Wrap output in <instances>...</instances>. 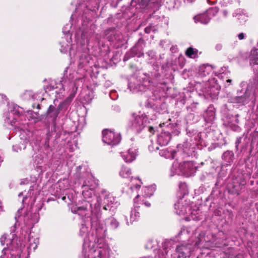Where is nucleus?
Masks as SVG:
<instances>
[{"label":"nucleus","instance_id":"1","mask_svg":"<svg viewBox=\"0 0 258 258\" xmlns=\"http://www.w3.org/2000/svg\"><path fill=\"white\" fill-rule=\"evenodd\" d=\"M197 168L195 164L191 161H185L179 162L177 160L174 161L171 168L170 176L175 174H182L186 177L194 175L196 172Z\"/></svg>","mask_w":258,"mask_h":258},{"label":"nucleus","instance_id":"2","mask_svg":"<svg viewBox=\"0 0 258 258\" xmlns=\"http://www.w3.org/2000/svg\"><path fill=\"white\" fill-rule=\"evenodd\" d=\"M6 104L8 105V112L5 113L6 122L13 125L20 115L19 107L13 104H9L7 97L3 94H0V106Z\"/></svg>","mask_w":258,"mask_h":258},{"label":"nucleus","instance_id":"3","mask_svg":"<svg viewBox=\"0 0 258 258\" xmlns=\"http://www.w3.org/2000/svg\"><path fill=\"white\" fill-rule=\"evenodd\" d=\"M103 252V249L95 247L94 242L90 240L89 237L85 238L83 248L85 258H102Z\"/></svg>","mask_w":258,"mask_h":258},{"label":"nucleus","instance_id":"4","mask_svg":"<svg viewBox=\"0 0 258 258\" xmlns=\"http://www.w3.org/2000/svg\"><path fill=\"white\" fill-rule=\"evenodd\" d=\"M14 237V234L12 233L10 235L5 234L1 238V242L2 245H7V248L10 250L12 258H20L22 249L20 247L17 246V240Z\"/></svg>","mask_w":258,"mask_h":258},{"label":"nucleus","instance_id":"5","mask_svg":"<svg viewBox=\"0 0 258 258\" xmlns=\"http://www.w3.org/2000/svg\"><path fill=\"white\" fill-rule=\"evenodd\" d=\"M147 124L148 117H146V114L140 112L132 114L128 126L132 130L139 133Z\"/></svg>","mask_w":258,"mask_h":258},{"label":"nucleus","instance_id":"6","mask_svg":"<svg viewBox=\"0 0 258 258\" xmlns=\"http://www.w3.org/2000/svg\"><path fill=\"white\" fill-rule=\"evenodd\" d=\"M174 207L175 212L177 214L180 215L189 214L188 217H187L188 220H198L200 219L199 216H197L198 212L197 211H191L188 203L183 199H180L177 203L175 204Z\"/></svg>","mask_w":258,"mask_h":258},{"label":"nucleus","instance_id":"7","mask_svg":"<svg viewBox=\"0 0 258 258\" xmlns=\"http://www.w3.org/2000/svg\"><path fill=\"white\" fill-rule=\"evenodd\" d=\"M102 140L104 143L109 145L114 146L118 144L120 141L119 134L113 131L105 130L102 132Z\"/></svg>","mask_w":258,"mask_h":258},{"label":"nucleus","instance_id":"8","mask_svg":"<svg viewBox=\"0 0 258 258\" xmlns=\"http://www.w3.org/2000/svg\"><path fill=\"white\" fill-rule=\"evenodd\" d=\"M193 248L190 244H182L176 247V251L178 253V258H186Z\"/></svg>","mask_w":258,"mask_h":258},{"label":"nucleus","instance_id":"9","mask_svg":"<svg viewBox=\"0 0 258 258\" xmlns=\"http://www.w3.org/2000/svg\"><path fill=\"white\" fill-rule=\"evenodd\" d=\"M137 155V150L134 148H131L127 152L121 153V156L126 162H131L134 161Z\"/></svg>","mask_w":258,"mask_h":258},{"label":"nucleus","instance_id":"10","mask_svg":"<svg viewBox=\"0 0 258 258\" xmlns=\"http://www.w3.org/2000/svg\"><path fill=\"white\" fill-rule=\"evenodd\" d=\"M128 88L133 93L145 91L146 89L145 86L142 83V82H129Z\"/></svg>","mask_w":258,"mask_h":258},{"label":"nucleus","instance_id":"11","mask_svg":"<svg viewBox=\"0 0 258 258\" xmlns=\"http://www.w3.org/2000/svg\"><path fill=\"white\" fill-rule=\"evenodd\" d=\"M83 187L85 188L82 192V195L84 198L88 199L91 198L94 194L92 190V188L94 187L93 184H90L89 181H85Z\"/></svg>","mask_w":258,"mask_h":258},{"label":"nucleus","instance_id":"12","mask_svg":"<svg viewBox=\"0 0 258 258\" xmlns=\"http://www.w3.org/2000/svg\"><path fill=\"white\" fill-rule=\"evenodd\" d=\"M171 139V136L169 133H161L158 137L157 142L161 146H165L168 144Z\"/></svg>","mask_w":258,"mask_h":258},{"label":"nucleus","instance_id":"13","mask_svg":"<svg viewBox=\"0 0 258 258\" xmlns=\"http://www.w3.org/2000/svg\"><path fill=\"white\" fill-rule=\"evenodd\" d=\"M195 22H200L202 24H208L209 20V14L207 12L203 14L198 15L194 17Z\"/></svg>","mask_w":258,"mask_h":258},{"label":"nucleus","instance_id":"14","mask_svg":"<svg viewBox=\"0 0 258 258\" xmlns=\"http://www.w3.org/2000/svg\"><path fill=\"white\" fill-rule=\"evenodd\" d=\"M249 95L246 92L245 94L241 96H237L234 98V102L237 103L246 104L249 102Z\"/></svg>","mask_w":258,"mask_h":258},{"label":"nucleus","instance_id":"15","mask_svg":"<svg viewBox=\"0 0 258 258\" xmlns=\"http://www.w3.org/2000/svg\"><path fill=\"white\" fill-rule=\"evenodd\" d=\"M29 249L31 250H35L39 242V240L37 238H34L31 235H29Z\"/></svg>","mask_w":258,"mask_h":258},{"label":"nucleus","instance_id":"16","mask_svg":"<svg viewBox=\"0 0 258 258\" xmlns=\"http://www.w3.org/2000/svg\"><path fill=\"white\" fill-rule=\"evenodd\" d=\"M33 195V189L32 187H30L27 193H26V191L24 192H21L19 194L18 197L20 198L21 196H24L22 200V203H24L26 202L28 199L31 198Z\"/></svg>","mask_w":258,"mask_h":258},{"label":"nucleus","instance_id":"17","mask_svg":"<svg viewBox=\"0 0 258 258\" xmlns=\"http://www.w3.org/2000/svg\"><path fill=\"white\" fill-rule=\"evenodd\" d=\"M131 170L125 166H122L119 171V175L122 178H128L131 175Z\"/></svg>","mask_w":258,"mask_h":258},{"label":"nucleus","instance_id":"18","mask_svg":"<svg viewBox=\"0 0 258 258\" xmlns=\"http://www.w3.org/2000/svg\"><path fill=\"white\" fill-rule=\"evenodd\" d=\"M147 113V114H146V117H148V123L149 122V120L155 119L158 115L157 112L155 111L154 109L152 108H149Z\"/></svg>","mask_w":258,"mask_h":258},{"label":"nucleus","instance_id":"19","mask_svg":"<svg viewBox=\"0 0 258 258\" xmlns=\"http://www.w3.org/2000/svg\"><path fill=\"white\" fill-rule=\"evenodd\" d=\"M198 51L192 47L188 48L185 51V55L189 58H194L198 56Z\"/></svg>","mask_w":258,"mask_h":258},{"label":"nucleus","instance_id":"20","mask_svg":"<svg viewBox=\"0 0 258 258\" xmlns=\"http://www.w3.org/2000/svg\"><path fill=\"white\" fill-rule=\"evenodd\" d=\"M175 152L174 151H168L167 150H162L160 154L166 158H173Z\"/></svg>","mask_w":258,"mask_h":258},{"label":"nucleus","instance_id":"21","mask_svg":"<svg viewBox=\"0 0 258 258\" xmlns=\"http://www.w3.org/2000/svg\"><path fill=\"white\" fill-rule=\"evenodd\" d=\"M140 214L139 212L137 211V209H134L131 211L130 215V221L131 223L136 221L139 217Z\"/></svg>","mask_w":258,"mask_h":258},{"label":"nucleus","instance_id":"22","mask_svg":"<svg viewBox=\"0 0 258 258\" xmlns=\"http://www.w3.org/2000/svg\"><path fill=\"white\" fill-rule=\"evenodd\" d=\"M144 194L142 196L145 197H150L154 192V188L153 187H145L144 189Z\"/></svg>","mask_w":258,"mask_h":258},{"label":"nucleus","instance_id":"23","mask_svg":"<svg viewBox=\"0 0 258 258\" xmlns=\"http://www.w3.org/2000/svg\"><path fill=\"white\" fill-rule=\"evenodd\" d=\"M24 143V142L23 141V143H20L18 145H15L13 146V150L16 152H19V151H21L22 149H25L26 148V145Z\"/></svg>","mask_w":258,"mask_h":258},{"label":"nucleus","instance_id":"24","mask_svg":"<svg viewBox=\"0 0 258 258\" xmlns=\"http://www.w3.org/2000/svg\"><path fill=\"white\" fill-rule=\"evenodd\" d=\"M114 200L113 197L110 194L104 195V203L108 205L110 203H112Z\"/></svg>","mask_w":258,"mask_h":258},{"label":"nucleus","instance_id":"25","mask_svg":"<svg viewBox=\"0 0 258 258\" xmlns=\"http://www.w3.org/2000/svg\"><path fill=\"white\" fill-rule=\"evenodd\" d=\"M88 232V228L85 226H82L80 230V234L82 236H86Z\"/></svg>","mask_w":258,"mask_h":258},{"label":"nucleus","instance_id":"26","mask_svg":"<svg viewBox=\"0 0 258 258\" xmlns=\"http://www.w3.org/2000/svg\"><path fill=\"white\" fill-rule=\"evenodd\" d=\"M110 226L112 228H116L118 226V222L115 219H114L113 218H112L110 220Z\"/></svg>","mask_w":258,"mask_h":258},{"label":"nucleus","instance_id":"27","mask_svg":"<svg viewBox=\"0 0 258 258\" xmlns=\"http://www.w3.org/2000/svg\"><path fill=\"white\" fill-rule=\"evenodd\" d=\"M58 113H59V110L58 109H56V110L53 111V112L51 113V114H49V115H50V117H53V118L54 119H55L56 118V117L57 116Z\"/></svg>","mask_w":258,"mask_h":258},{"label":"nucleus","instance_id":"28","mask_svg":"<svg viewBox=\"0 0 258 258\" xmlns=\"http://www.w3.org/2000/svg\"><path fill=\"white\" fill-rule=\"evenodd\" d=\"M56 110V109L55 108L54 106L52 105H50L47 110V113L48 115L51 114V113L53 112V111H54Z\"/></svg>","mask_w":258,"mask_h":258},{"label":"nucleus","instance_id":"29","mask_svg":"<svg viewBox=\"0 0 258 258\" xmlns=\"http://www.w3.org/2000/svg\"><path fill=\"white\" fill-rule=\"evenodd\" d=\"M241 139L242 138L241 137H238L236 139V141L235 142V147H236V148L238 150V146L241 143Z\"/></svg>","mask_w":258,"mask_h":258},{"label":"nucleus","instance_id":"30","mask_svg":"<svg viewBox=\"0 0 258 258\" xmlns=\"http://www.w3.org/2000/svg\"><path fill=\"white\" fill-rule=\"evenodd\" d=\"M85 210H86V208H84L83 207H79L78 208V210L77 212L79 215H84L85 216H86V215H87L86 213H82L81 212L82 211H85Z\"/></svg>","mask_w":258,"mask_h":258},{"label":"nucleus","instance_id":"31","mask_svg":"<svg viewBox=\"0 0 258 258\" xmlns=\"http://www.w3.org/2000/svg\"><path fill=\"white\" fill-rule=\"evenodd\" d=\"M77 90V87H75V88H73V93L72 94H71L70 96V97L71 99L73 98L75 96V93H76Z\"/></svg>","mask_w":258,"mask_h":258},{"label":"nucleus","instance_id":"32","mask_svg":"<svg viewBox=\"0 0 258 258\" xmlns=\"http://www.w3.org/2000/svg\"><path fill=\"white\" fill-rule=\"evenodd\" d=\"M238 38H239V39L241 40L243 38H244V35L243 33H240L239 35H238Z\"/></svg>","mask_w":258,"mask_h":258},{"label":"nucleus","instance_id":"33","mask_svg":"<svg viewBox=\"0 0 258 258\" xmlns=\"http://www.w3.org/2000/svg\"><path fill=\"white\" fill-rule=\"evenodd\" d=\"M140 197V195H138L136 197V199L135 200V202H137L138 201V199Z\"/></svg>","mask_w":258,"mask_h":258},{"label":"nucleus","instance_id":"34","mask_svg":"<svg viewBox=\"0 0 258 258\" xmlns=\"http://www.w3.org/2000/svg\"><path fill=\"white\" fill-rule=\"evenodd\" d=\"M137 179H138V180H139V182H140V183H141V181H140V180H139V178H138V179H137V178H134V179H133V177H132V178H131V181H134V180H137Z\"/></svg>","mask_w":258,"mask_h":258},{"label":"nucleus","instance_id":"35","mask_svg":"<svg viewBox=\"0 0 258 258\" xmlns=\"http://www.w3.org/2000/svg\"><path fill=\"white\" fill-rule=\"evenodd\" d=\"M143 204L147 207H149L150 206V204L148 202H145Z\"/></svg>","mask_w":258,"mask_h":258},{"label":"nucleus","instance_id":"36","mask_svg":"<svg viewBox=\"0 0 258 258\" xmlns=\"http://www.w3.org/2000/svg\"><path fill=\"white\" fill-rule=\"evenodd\" d=\"M139 186H140V184H138V183H136V185H135V188H137Z\"/></svg>","mask_w":258,"mask_h":258},{"label":"nucleus","instance_id":"37","mask_svg":"<svg viewBox=\"0 0 258 258\" xmlns=\"http://www.w3.org/2000/svg\"><path fill=\"white\" fill-rule=\"evenodd\" d=\"M107 207H108V206H105L104 207V208H104L105 210H107L108 209Z\"/></svg>","mask_w":258,"mask_h":258},{"label":"nucleus","instance_id":"38","mask_svg":"<svg viewBox=\"0 0 258 258\" xmlns=\"http://www.w3.org/2000/svg\"><path fill=\"white\" fill-rule=\"evenodd\" d=\"M58 85H59L60 87H61V86H62V85H61V82H59Z\"/></svg>","mask_w":258,"mask_h":258},{"label":"nucleus","instance_id":"39","mask_svg":"<svg viewBox=\"0 0 258 258\" xmlns=\"http://www.w3.org/2000/svg\"><path fill=\"white\" fill-rule=\"evenodd\" d=\"M106 192V191L105 190H103L102 191V194H103L104 193L105 194Z\"/></svg>","mask_w":258,"mask_h":258},{"label":"nucleus","instance_id":"40","mask_svg":"<svg viewBox=\"0 0 258 258\" xmlns=\"http://www.w3.org/2000/svg\"><path fill=\"white\" fill-rule=\"evenodd\" d=\"M2 161V160L1 159V158L0 157V163Z\"/></svg>","mask_w":258,"mask_h":258},{"label":"nucleus","instance_id":"41","mask_svg":"<svg viewBox=\"0 0 258 258\" xmlns=\"http://www.w3.org/2000/svg\"><path fill=\"white\" fill-rule=\"evenodd\" d=\"M253 63H257V62L256 61H253Z\"/></svg>","mask_w":258,"mask_h":258},{"label":"nucleus","instance_id":"42","mask_svg":"<svg viewBox=\"0 0 258 258\" xmlns=\"http://www.w3.org/2000/svg\"><path fill=\"white\" fill-rule=\"evenodd\" d=\"M227 81H231V80H230V79H228V80H227Z\"/></svg>","mask_w":258,"mask_h":258},{"label":"nucleus","instance_id":"43","mask_svg":"<svg viewBox=\"0 0 258 258\" xmlns=\"http://www.w3.org/2000/svg\"><path fill=\"white\" fill-rule=\"evenodd\" d=\"M54 88H53V86L52 87V88H51V89H53Z\"/></svg>","mask_w":258,"mask_h":258},{"label":"nucleus","instance_id":"44","mask_svg":"<svg viewBox=\"0 0 258 258\" xmlns=\"http://www.w3.org/2000/svg\"><path fill=\"white\" fill-rule=\"evenodd\" d=\"M100 205V203H98V206H99Z\"/></svg>","mask_w":258,"mask_h":258},{"label":"nucleus","instance_id":"45","mask_svg":"<svg viewBox=\"0 0 258 258\" xmlns=\"http://www.w3.org/2000/svg\"><path fill=\"white\" fill-rule=\"evenodd\" d=\"M0 258H3V257H2V256H1V257H0Z\"/></svg>","mask_w":258,"mask_h":258}]
</instances>
